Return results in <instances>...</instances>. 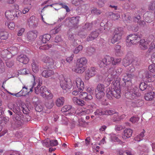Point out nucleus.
I'll list each match as a JSON object with an SVG mask.
<instances>
[{"mask_svg": "<svg viewBox=\"0 0 155 155\" xmlns=\"http://www.w3.org/2000/svg\"><path fill=\"white\" fill-rule=\"evenodd\" d=\"M113 88H108L106 93L107 98L112 100L113 98H119L120 97V88L119 82H115L113 84Z\"/></svg>", "mask_w": 155, "mask_h": 155, "instance_id": "1", "label": "nucleus"}, {"mask_svg": "<svg viewBox=\"0 0 155 155\" xmlns=\"http://www.w3.org/2000/svg\"><path fill=\"white\" fill-rule=\"evenodd\" d=\"M10 9L7 10L5 13L6 18L8 20H12L15 17H19L22 13L21 11H18L19 6L17 4L11 5Z\"/></svg>", "mask_w": 155, "mask_h": 155, "instance_id": "2", "label": "nucleus"}, {"mask_svg": "<svg viewBox=\"0 0 155 155\" xmlns=\"http://www.w3.org/2000/svg\"><path fill=\"white\" fill-rule=\"evenodd\" d=\"M122 69L120 68H118L117 70L115 69V68H110L109 70L110 74L108 76L107 81L108 84H110L111 81L113 82L115 81L117 78V76L119 75L122 72Z\"/></svg>", "mask_w": 155, "mask_h": 155, "instance_id": "3", "label": "nucleus"}, {"mask_svg": "<svg viewBox=\"0 0 155 155\" xmlns=\"http://www.w3.org/2000/svg\"><path fill=\"white\" fill-rule=\"evenodd\" d=\"M142 37V35L139 33L129 35L127 40V45L130 47L132 44H136L139 41H140V39Z\"/></svg>", "mask_w": 155, "mask_h": 155, "instance_id": "4", "label": "nucleus"}, {"mask_svg": "<svg viewBox=\"0 0 155 155\" xmlns=\"http://www.w3.org/2000/svg\"><path fill=\"white\" fill-rule=\"evenodd\" d=\"M96 108V105L94 104L90 105L88 106L87 109L85 110L82 108H78L75 111L76 114L79 115H85L86 114H90L94 111V109Z\"/></svg>", "mask_w": 155, "mask_h": 155, "instance_id": "5", "label": "nucleus"}, {"mask_svg": "<svg viewBox=\"0 0 155 155\" xmlns=\"http://www.w3.org/2000/svg\"><path fill=\"white\" fill-rule=\"evenodd\" d=\"M105 86L102 84H98L95 89V93L96 98L100 100L105 95Z\"/></svg>", "mask_w": 155, "mask_h": 155, "instance_id": "6", "label": "nucleus"}, {"mask_svg": "<svg viewBox=\"0 0 155 155\" xmlns=\"http://www.w3.org/2000/svg\"><path fill=\"white\" fill-rule=\"evenodd\" d=\"M124 74L123 75L122 80L124 81L123 86L125 87H128L132 85L131 79L134 77V75L130 72Z\"/></svg>", "mask_w": 155, "mask_h": 155, "instance_id": "7", "label": "nucleus"}, {"mask_svg": "<svg viewBox=\"0 0 155 155\" xmlns=\"http://www.w3.org/2000/svg\"><path fill=\"white\" fill-rule=\"evenodd\" d=\"M124 34L123 29L122 27H119L116 29L114 31V34L111 40V42L112 44L115 43L120 40Z\"/></svg>", "mask_w": 155, "mask_h": 155, "instance_id": "8", "label": "nucleus"}, {"mask_svg": "<svg viewBox=\"0 0 155 155\" xmlns=\"http://www.w3.org/2000/svg\"><path fill=\"white\" fill-rule=\"evenodd\" d=\"M71 81L69 78H61L60 80V85L64 90L70 89L71 87Z\"/></svg>", "mask_w": 155, "mask_h": 155, "instance_id": "9", "label": "nucleus"}, {"mask_svg": "<svg viewBox=\"0 0 155 155\" xmlns=\"http://www.w3.org/2000/svg\"><path fill=\"white\" fill-rule=\"evenodd\" d=\"M128 92L125 94L126 97L130 99L135 98L136 97L140 95V94L138 92V89L136 87L131 89H128Z\"/></svg>", "mask_w": 155, "mask_h": 155, "instance_id": "10", "label": "nucleus"}, {"mask_svg": "<svg viewBox=\"0 0 155 155\" xmlns=\"http://www.w3.org/2000/svg\"><path fill=\"white\" fill-rule=\"evenodd\" d=\"M80 18V17L79 16L67 18L66 19V21H68L69 23L68 25L66 24L69 27L77 28V25L79 24Z\"/></svg>", "mask_w": 155, "mask_h": 155, "instance_id": "11", "label": "nucleus"}, {"mask_svg": "<svg viewBox=\"0 0 155 155\" xmlns=\"http://www.w3.org/2000/svg\"><path fill=\"white\" fill-rule=\"evenodd\" d=\"M11 122L12 127L14 129L18 128L22 125V119L18 116H14Z\"/></svg>", "mask_w": 155, "mask_h": 155, "instance_id": "12", "label": "nucleus"}, {"mask_svg": "<svg viewBox=\"0 0 155 155\" xmlns=\"http://www.w3.org/2000/svg\"><path fill=\"white\" fill-rule=\"evenodd\" d=\"M123 65L127 67V72H130L132 73L135 71V68L134 66L130 63L132 62L131 61L127 59V58H125L123 60Z\"/></svg>", "mask_w": 155, "mask_h": 155, "instance_id": "13", "label": "nucleus"}, {"mask_svg": "<svg viewBox=\"0 0 155 155\" xmlns=\"http://www.w3.org/2000/svg\"><path fill=\"white\" fill-rule=\"evenodd\" d=\"M85 79L88 80L97 74V69L94 67H91L85 71Z\"/></svg>", "mask_w": 155, "mask_h": 155, "instance_id": "14", "label": "nucleus"}, {"mask_svg": "<svg viewBox=\"0 0 155 155\" xmlns=\"http://www.w3.org/2000/svg\"><path fill=\"white\" fill-rule=\"evenodd\" d=\"M17 60L19 62L24 64H27L29 61V60L27 56L25 54H21L18 56Z\"/></svg>", "mask_w": 155, "mask_h": 155, "instance_id": "15", "label": "nucleus"}, {"mask_svg": "<svg viewBox=\"0 0 155 155\" xmlns=\"http://www.w3.org/2000/svg\"><path fill=\"white\" fill-rule=\"evenodd\" d=\"M18 48L15 46L10 47L7 49L5 50L2 52L7 53L8 54L11 53L13 55L16 54L18 52Z\"/></svg>", "mask_w": 155, "mask_h": 155, "instance_id": "16", "label": "nucleus"}, {"mask_svg": "<svg viewBox=\"0 0 155 155\" xmlns=\"http://www.w3.org/2000/svg\"><path fill=\"white\" fill-rule=\"evenodd\" d=\"M34 78V82L33 84V86H34L36 84H37V86L35 87V92L37 94H40V89L39 88L40 87V79L38 78H35L33 76Z\"/></svg>", "mask_w": 155, "mask_h": 155, "instance_id": "17", "label": "nucleus"}, {"mask_svg": "<svg viewBox=\"0 0 155 155\" xmlns=\"http://www.w3.org/2000/svg\"><path fill=\"white\" fill-rule=\"evenodd\" d=\"M133 133V130L130 129H126L123 132L122 137L123 139L126 140L130 138Z\"/></svg>", "mask_w": 155, "mask_h": 155, "instance_id": "18", "label": "nucleus"}, {"mask_svg": "<svg viewBox=\"0 0 155 155\" xmlns=\"http://www.w3.org/2000/svg\"><path fill=\"white\" fill-rule=\"evenodd\" d=\"M79 96L80 98L87 101L91 100L93 98L91 94H88L87 92H85L81 91Z\"/></svg>", "mask_w": 155, "mask_h": 155, "instance_id": "19", "label": "nucleus"}, {"mask_svg": "<svg viewBox=\"0 0 155 155\" xmlns=\"http://www.w3.org/2000/svg\"><path fill=\"white\" fill-rule=\"evenodd\" d=\"M72 101L75 105L81 107L84 106L85 104V102L83 100L79 99L76 97H74L72 98Z\"/></svg>", "mask_w": 155, "mask_h": 155, "instance_id": "20", "label": "nucleus"}, {"mask_svg": "<svg viewBox=\"0 0 155 155\" xmlns=\"http://www.w3.org/2000/svg\"><path fill=\"white\" fill-rule=\"evenodd\" d=\"M148 45V41H145L144 39H141L140 40L139 46L141 49L145 50L147 48Z\"/></svg>", "mask_w": 155, "mask_h": 155, "instance_id": "21", "label": "nucleus"}, {"mask_svg": "<svg viewBox=\"0 0 155 155\" xmlns=\"http://www.w3.org/2000/svg\"><path fill=\"white\" fill-rule=\"evenodd\" d=\"M28 89V88L27 87L24 86L22 87V89L18 93L16 94L12 93L11 94L13 96L18 97L25 96L26 94H27V90Z\"/></svg>", "mask_w": 155, "mask_h": 155, "instance_id": "22", "label": "nucleus"}, {"mask_svg": "<svg viewBox=\"0 0 155 155\" xmlns=\"http://www.w3.org/2000/svg\"><path fill=\"white\" fill-rule=\"evenodd\" d=\"M42 60L45 63H48L50 67H51L52 66L54 65V61L53 60L47 56H44Z\"/></svg>", "mask_w": 155, "mask_h": 155, "instance_id": "23", "label": "nucleus"}, {"mask_svg": "<svg viewBox=\"0 0 155 155\" xmlns=\"http://www.w3.org/2000/svg\"><path fill=\"white\" fill-rule=\"evenodd\" d=\"M139 87L141 91H144L146 89L148 91H150L152 90V87L150 84L148 85L144 82H141L140 85Z\"/></svg>", "mask_w": 155, "mask_h": 155, "instance_id": "24", "label": "nucleus"}, {"mask_svg": "<svg viewBox=\"0 0 155 155\" xmlns=\"http://www.w3.org/2000/svg\"><path fill=\"white\" fill-rule=\"evenodd\" d=\"M145 99L146 101H150L155 98V91H150L145 94Z\"/></svg>", "mask_w": 155, "mask_h": 155, "instance_id": "25", "label": "nucleus"}, {"mask_svg": "<svg viewBox=\"0 0 155 155\" xmlns=\"http://www.w3.org/2000/svg\"><path fill=\"white\" fill-rule=\"evenodd\" d=\"M39 64L38 62L35 60H32L31 64L32 69L35 73H37L39 70Z\"/></svg>", "mask_w": 155, "mask_h": 155, "instance_id": "26", "label": "nucleus"}, {"mask_svg": "<svg viewBox=\"0 0 155 155\" xmlns=\"http://www.w3.org/2000/svg\"><path fill=\"white\" fill-rule=\"evenodd\" d=\"M75 85L76 87L82 89L84 88V83L82 80L80 78L76 79L75 83L73 85Z\"/></svg>", "mask_w": 155, "mask_h": 155, "instance_id": "27", "label": "nucleus"}, {"mask_svg": "<svg viewBox=\"0 0 155 155\" xmlns=\"http://www.w3.org/2000/svg\"><path fill=\"white\" fill-rule=\"evenodd\" d=\"M87 62V60L85 57L79 58L77 61L76 64L85 67Z\"/></svg>", "mask_w": 155, "mask_h": 155, "instance_id": "28", "label": "nucleus"}, {"mask_svg": "<svg viewBox=\"0 0 155 155\" xmlns=\"http://www.w3.org/2000/svg\"><path fill=\"white\" fill-rule=\"evenodd\" d=\"M54 74L53 71L48 69L44 71L42 73V75L43 77L47 78L51 77Z\"/></svg>", "mask_w": 155, "mask_h": 155, "instance_id": "29", "label": "nucleus"}, {"mask_svg": "<svg viewBox=\"0 0 155 155\" xmlns=\"http://www.w3.org/2000/svg\"><path fill=\"white\" fill-rule=\"evenodd\" d=\"M74 109L72 108V107L70 105H65L61 109L62 112H68V114H69L72 113H71Z\"/></svg>", "mask_w": 155, "mask_h": 155, "instance_id": "30", "label": "nucleus"}, {"mask_svg": "<svg viewBox=\"0 0 155 155\" xmlns=\"http://www.w3.org/2000/svg\"><path fill=\"white\" fill-rule=\"evenodd\" d=\"M99 30H98L97 31L92 32L91 33L90 35L89 36V37L87 38V40L88 41L92 40L96 38L99 34Z\"/></svg>", "mask_w": 155, "mask_h": 155, "instance_id": "31", "label": "nucleus"}, {"mask_svg": "<svg viewBox=\"0 0 155 155\" xmlns=\"http://www.w3.org/2000/svg\"><path fill=\"white\" fill-rule=\"evenodd\" d=\"M51 37L50 35L45 34L40 36V39L43 43H45L49 40Z\"/></svg>", "mask_w": 155, "mask_h": 155, "instance_id": "32", "label": "nucleus"}, {"mask_svg": "<svg viewBox=\"0 0 155 155\" xmlns=\"http://www.w3.org/2000/svg\"><path fill=\"white\" fill-rule=\"evenodd\" d=\"M28 23L29 26L33 27L37 26L38 23L37 21L35 20L34 17L31 16L28 21Z\"/></svg>", "mask_w": 155, "mask_h": 155, "instance_id": "33", "label": "nucleus"}, {"mask_svg": "<svg viewBox=\"0 0 155 155\" xmlns=\"http://www.w3.org/2000/svg\"><path fill=\"white\" fill-rule=\"evenodd\" d=\"M121 47L120 45H116L115 48V54L116 56H120L123 55V53L121 49Z\"/></svg>", "mask_w": 155, "mask_h": 155, "instance_id": "34", "label": "nucleus"}, {"mask_svg": "<svg viewBox=\"0 0 155 155\" xmlns=\"http://www.w3.org/2000/svg\"><path fill=\"white\" fill-rule=\"evenodd\" d=\"M64 98L63 97H60L56 99L55 103L57 107H60L64 104Z\"/></svg>", "mask_w": 155, "mask_h": 155, "instance_id": "35", "label": "nucleus"}, {"mask_svg": "<svg viewBox=\"0 0 155 155\" xmlns=\"http://www.w3.org/2000/svg\"><path fill=\"white\" fill-rule=\"evenodd\" d=\"M36 37V35L33 31H29L27 34V38L29 41L33 40Z\"/></svg>", "mask_w": 155, "mask_h": 155, "instance_id": "36", "label": "nucleus"}, {"mask_svg": "<svg viewBox=\"0 0 155 155\" xmlns=\"http://www.w3.org/2000/svg\"><path fill=\"white\" fill-rule=\"evenodd\" d=\"M85 67H84L76 64V68L74 71L78 73H82L85 70Z\"/></svg>", "mask_w": 155, "mask_h": 155, "instance_id": "37", "label": "nucleus"}, {"mask_svg": "<svg viewBox=\"0 0 155 155\" xmlns=\"http://www.w3.org/2000/svg\"><path fill=\"white\" fill-rule=\"evenodd\" d=\"M82 89L76 87L75 85H73L72 93L73 95L76 96L80 94Z\"/></svg>", "mask_w": 155, "mask_h": 155, "instance_id": "38", "label": "nucleus"}, {"mask_svg": "<svg viewBox=\"0 0 155 155\" xmlns=\"http://www.w3.org/2000/svg\"><path fill=\"white\" fill-rule=\"evenodd\" d=\"M53 97L52 94L51 93L50 91L48 90L42 95L43 97L47 99H51Z\"/></svg>", "mask_w": 155, "mask_h": 155, "instance_id": "39", "label": "nucleus"}, {"mask_svg": "<svg viewBox=\"0 0 155 155\" xmlns=\"http://www.w3.org/2000/svg\"><path fill=\"white\" fill-rule=\"evenodd\" d=\"M61 25H59L56 26L54 28L51 29L50 32V35H54L58 33L61 30Z\"/></svg>", "mask_w": 155, "mask_h": 155, "instance_id": "40", "label": "nucleus"}, {"mask_svg": "<svg viewBox=\"0 0 155 155\" xmlns=\"http://www.w3.org/2000/svg\"><path fill=\"white\" fill-rule=\"evenodd\" d=\"M145 130H143V131L141 132L140 134L138 135L134 138V140L135 141H140L142 140L143 137L144 136Z\"/></svg>", "mask_w": 155, "mask_h": 155, "instance_id": "41", "label": "nucleus"}, {"mask_svg": "<svg viewBox=\"0 0 155 155\" xmlns=\"http://www.w3.org/2000/svg\"><path fill=\"white\" fill-rule=\"evenodd\" d=\"M143 102L140 100H137L132 102V106L134 107H140L143 104Z\"/></svg>", "mask_w": 155, "mask_h": 155, "instance_id": "42", "label": "nucleus"}, {"mask_svg": "<svg viewBox=\"0 0 155 155\" xmlns=\"http://www.w3.org/2000/svg\"><path fill=\"white\" fill-rule=\"evenodd\" d=\"M8 33L5 31H0V38L1 39H6L8 37Z\"/></svg>", "mask_w": 155, "mask_h": 155, "instance_id": "43", "label": "nucleus"}, {"mask_svg": "<svg viewBox=\"0 0 155 155\" xmlns=\"http://www.w3.org/2000/svg\"><path fill=\"white\" fill-rule=\"evenodd\" d=\"M112 57H110L109 56H106L104 58V61L105 62L106 66L109 65L110 63H111L112 61Z\"/></svg>", "mask_w": 155, "mask_h": 155, "instance_id": "44", "label": "nucleus"}, {"mask_svg": "<svg viewBox=\"0 0 155 155\" xmlns=\"http://www.w3.org/2000/svg\"><path fill=\"white\" fill-rule=\"evenodd\" d=\"M5 25L8 26V28L10 30H13L15 27V23L13 22H6Z\"/></svg>", "mask_w": 155, "mask_h": 155, "instance_id": "45", "label": "nucleus"}, {"mask_svg": "<svg viewBox=\"0 0 155 155\" xmlns=\"http://www.w3.org/2000/svg\"><path fill=\"white\" fill-rule=\"evenodd\" d=\"M116 113L114 110L106 109L104 110V115H111Z\"/></svg>", "mask_w": 155, "mask_h": 155, "instance_id": "46", "label": "nucleus"}, {"mask_svg": "<svg viewBox=\"0 0 155 155\" xmlns=\"http://www.w3.org/2000/svg\"><path fill=\"white\" fill-rule=\"evenodd\" d=\"M121 59L120 58H114L112 57L111 64L113 65H116L120 63Z\"/></svg>", "mask_w": 155, "mask_h": 155, "instance_id": "47", "label": "nucleus"}, {"mask_svg": "<svg viewBox=\"0 0 155 155\" xmlns=\"http://www.w3.org/2000/svg\"><path fill=\"white\" fill-rule=\"evenodd\" d=\"M153 14L152 13H148V15L145 18V21L146 22L148 23H150L154 19L153 17H151V15Z\"/></svg>", "mask_w": 155, "mask_h": 155, "instance_id": "48", "label": "nucleus"}, {"mask_svg": "<svg viewBox=\"0 0 155 155\" xmlns=\"http://www.w3.org/2000/svg\"><path fill=\"white\" fill-rule=\"evenodd\" d=\"M144 74L145 76H143L144 77L143 78L146 81L150 82L153 81L151 79V76L148 72H145Z\"/></svg>", "mask_w": 155, "mask_h": 155, "instance_id": "49", "label": "nucleus"}, {"mask_svg": "<svg viewBox=\"0 0 155 155\" xmlns=\"http://www.w3.org/2000/svg\"><path fill=\"white\" fill-rule=\"evenodd\" d=\"M138 151H146L148 150V147L146 146L143 145L142 146H139L137 148Z\"/></svg>", "mask_w": 155, "mask_h": 155, "instance_id": "50", "label": "nucleus"}, {"mask_svg": "<svg viewBox=\"0 0 155 155\" xmlns=\"http://www.w3.org/2000/svg\"><path fill=\"white\" fill-rule=\"evenodd\" d=\"M95 51V48L93 47L88 48L86 51L87 53L89 55H91L94 54Z\"/></svg>", "mask_w": 155, "mask_h": 155, "instance_id": "51", "label": "nucleus"}, {"mask_svg": "<svg viewBox=\"0 0 155 155\" xmlns=\"http://www.w3.org/2000/svg\"><path fill=\"white\" fill-rule=\"evenodd\" d=\"M41 143L44 146L46 147H50V140L48 139L42 141Z\"/></svg>", "mask_w": 155, "mask_h": 155, "instance_id": "52", "label": "nucleus"}, {"mask_svg": "<svg viewBox=\"0 0 155 155\" xmlns=\"http://www.w3.org/2000/svg\"><path fill=\"white\" fill-rule=\"evenodd\" d=\"M83 49V47L82 45H79L74 50L73 52L75 54H78L80 51Z\"/></svg>", "mask_w": 155, "mask_h": 155, "instance_id": "53", "label": "nucleus"}, {"mask_svg": "<svg viewBox=\"0 0 155 155\" xmlns=\"http://www.w3.org/2000/svg\"><path fill=\"white\" fill-rule=\"evenodd\" d=\"M84 1L82 0H73L72 1L73 4L75 6H78L83 3Z\"/></svg>", "mask_w": 155, "mask_h": 155, "instance_id": "54", "label": "nucleus"}, {"mask_svg": "<svg viewBox=\"0 0 155 155\" xmlns=\"http://www.w3.org/2000/svg\"><path fill=\"white\" fill-rule=\"evenodd\" d=\"M110 138L111 140L114 142H118L119 141V139L116 136L115 134H110Z\"/></svg>", "mask_w": 155, "mask_h": 155, "instance_id": "55", "label": "nucleus"}, {"mask_svg": "<svg viewBox=\"0 0 155 155\" xmlns=\"http://www.w3.org/2000/svg\"><path fill=\"white\" fill-rule=\"evenodd\" d=\"M148 69L152 73L155 72V63H153V64H151L149 66Z\"/></svg>", "mask_w": 155, "mask_h": 155, "instance_id": "56", "label": "nucleus"}, {"mask_svg": "<svg viewBox=\"0 0 155 155\" xmlns=\"http://www.w3.org/2000/svg\"><path fill=\"white\" fill-rule=\"evenodd\" d=\"M48 89L45 86L41 87L40 89V95L42 97V95L45 94L46 91H47Z\"/></svg>", "mask_w": 155, "mask_h": 155, "instance_id": "57", "label": "nucleus"}, {"mask_svg": "<svg viewBox=\"0 0 155 155\" xmlns=\"http://www.w3.org/2000/svg\"><path fill=\"white\" fill-rule=\"evenodd\" d=\"M95 115H104V110H102L101 109H97L94 112Z\"/></svg>", "mask_w": 155, "mask_h": 155, "instance_id": "58", "label": "nucleus"}, {"mask_svg": "<svg viewBox=\"0 0 155 155\" xmlns=\"http://www.w3.org/2000/svg\"><path fill=\"white\" fill-rule=\"evenodd\" d=\"M104 61V58L102 60H100L98 62V64L100 67L101 68H103L106 66V64Z\"/></svg>", "mask_w": 155, "mask_h": 155, "instance_id": "59", "label": "nucleus"}, {"mask_svg": "<svg viewBox=\"0 0 155 155\" xmlns=\"http://www.w3.org/2000/svg\"><path fill=\"white\" fill-rule=\"evenodd\" d=\"M101 12L100 10L97 9L96 8H93L91 11V13L92 14L97 15L101 14Z\"/></svg>", "mask_w": 155, "mask_h": 155, "instance_id": "60", "label": "nucleus"}, {"mask_svg": "<svg viewBox=\"0 0 155 155\" xmlns=\"http://www.w3.org/2000/svg\"><path fill=\"white\" fill-rule=\"evenodd\" d=\"M155 9V1H152L150 2V3L149 6V10H153Z\"/></svg>", "mask_w": 155, "mask_h": 155, "instance_id": "61", "label": "nucleus"}, {"mask_svg": "<svg viewBox=\"0 0 155 155\" xmlns=\"http://www.w3.org/2000/svg\"><path fill=\"white\" fill-rule=\"evenodd\" d=\"M139 120V118L137 117H133L130 119V121L132 123L137 122Z\"/></svg>", "mask_w": 155, "mask_h": 155, "instance_id": "62", "label": "nucleus"}, {"mask_svg": "<svg viewBox=\"0 0 155 155\" xmlns=\"http://www.w3.org/2000/svg\"><path fill=\"white\" fill-rule=\"evenodd\" d=\"M154 49H155V41H153L150 45L148 51L149 52H150L152 50Z\"/></svg>", "mask_w": 155, "mask_h": 155, "instance_id": "63", "label": "nucleus"}, {"mask_svg": "<svg viewBox=\"0 0 155 155\" xmlns=\"http://www.w3.org/2000/svg\"><path fill=\"white\" fill-rule=\"evenodd\" d=\"M54 105L53 101H50L46 103L45 105L46 107L48 109H51L53 106Z\"/></svg>", "mask_w": 155, "mask_h": 155, "instance_id": "64", "label": "nucleus"}]
</instances>
